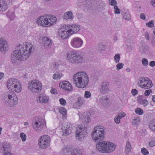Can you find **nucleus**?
I'll use <instances>...</instances> for the list:
<instances>
[{
    "label": "nucleus",
    "mask_w": 155,
    "mask_h": 155,
    "mask_svg": "<svg viewBox=\"0 0 155 155\" xmlns=\"http://www.w3.org/2000/svg\"><path fill=\"white\" fill-rule=\"evenodd\" d=\"M147 50V47L145 45H142L140 47V51L142 53H143L145 52Z\"/></svg>",
    "instance_id": "39"
},
{
    "label": "nucleus",
    "mask_w": 155,
    "mask_h": 155,
    "mask_svg": "<svg viewBox=\"0 0 155 155\" xmlns=\"http://www.w3.org/2000/svg\"><path fill=\"white\" fill-rule=\"evenodd\" d=\"M142 64L144 66H147L148 64V61L145 58H143L142 60Z\"/></svg>",
    "instance_id": "53"
},
{
    "label": "nucleus",
    "mask_w": 155,
    "mask_h": 155,
    "mask_svg": "<svg viewBox=\"0 0 155 155\" xmlns=\"http://www.w3.org/2000/svg\"><path fill=\"white\" fill-rule=\"evenodd\" d=\"M36 122H37L38 123H40L41 124H43L44 125L45 124V120L44 118L43 117H40L38 118V120Z\"/></svg>",
    "instance_id": "43"
},
{
    "label": "nucleus",
    "mask_w": 155,
    "mask_h": 155,
    "mask_svg": "<svg viewBox=\"0 0 155 155\" xmlns=\"http://www.w3.org/2000/svg\"><path fill=\"white\" fill-rule=\"evenodd\" d=\"M8 99L10 101V102H12L11 104H9L10 106H13L17 104L18 98L13 92H10L8 94Z\"/></svg>",
    "instance_id": "14"
},
{
    "label": "nucleus",
    "mask_w": 155,
    "mask_h": 155,
    "mask_svg": "<svg viewBox=\"0 0 155 155\" xmlns=\"http://www.w3.org/2000/svg\"><path fill=\"white\" fill-rule=\"evenodd\" d=\"M61 76V75L60 74H55L53 75V78L54 79H59Z\"/></svg>",
    "instance_id": "46"
},
{
    "label": "nucleus",
    "mask_w": 155,
    "mask_h": 155,
    "mask_svg": "<svg viewBox=\"0 0 155 155\" xmlns=\"http://www.w3.org/2000/svg\"><path fill=\"white\" fill-rule=\"evenodd\" d=\"M44 15L41 16L38 18L36 23L39 25L43 26V27L44 24Z\"/></svg>",
    "instance_id": "31"
},
{
    "label": "nucleus",
    "mask_w": 155,
    "mask_h": 155,
    "mask_svg": "<svg viewBox=\"0 0 155 155\" xmlns=\"http://www.w3.org/2000/svg\"><path fill=\"white\" fill-rule=\"evenodd\" d=\"M73 83L78 88L86 87L89 81L88 77L84 72H78L74 74L72 78Z\"/></svg>",
    "instance_id": "2"
},
{
    "label": "nucleus",
    "mask_w": 155,
    "mask_h": 155,
    "mask_svg": "<svg viewBox=\"0 0 155 155\" xmlns=\"http://www.w3.org/2000/svg\"><path fill=\"white\" fill-rule=\"evenodd\" d=\"M140 121V119L139 117H134L132 122V125L134 126L137 127L139 124Z\"/></svg>",
    "instance_id": "29"
},
{
    "label": "nucleus",
    "mask_w": 155,
    "mask_h": 155,
    "mask_svg": "<svg viewBox=\"0 0 155 155\" xmlns=\"http://www.w3.org/2000/svg\"><path fill=\"white\" fill-rule=\"evenodd\" d=\"M12 148L11 146L10 143H4L2 145V150H0V152L6 151L9 150Z\"/></svg>",
    "instance_id": "25"
},
{
    "label": "nucleus",
    "mask_w": 155,
    "mask_h": 155,
    "mask_svg": "<svg viewBox=\"0 0 155 155\" xmlns=\"http://www.w3.org/2000/svg\"><path fill=\"white\" fill-rule=\"evenodd\" d=\"M146 25L150 28H152L154 26L153 21L151 20L146 23Z\"/></svg>",
    "instance_id": "45"
},
{
    "label": "nucleus",
    "mask_w": 155,
    "mask_h": 155,
    "mask_svg": "<svg viewBox=\"0 0 155 155\" xmlns=\"http://www.w3.org/2000/svg\"><path fill=\"white\" fill-rule=\"evenodd\" d=\"M131 149V146L129 142L127 141L126 146L125 150L126 151L129 152L130 151Z\"/></svg>",
    "instance_id": "42"
},
{
    "label": "nucleus",
    "mask_w": 155,
    "mask_h": 155,
    "mask_svg": "<svg viewBox=\"0 0 155 155\" xmlns=\"http://www.w3.org/2000/svg\"><path fill=\"white\" fill-rule=\"evenodd\" d=\"M3 155H14L10 152L5 151V152Z\"/></svg>",
    "instance_id": "63"
},
{
    "label": "nucleus",
    "mask_w": 155,
    "mask_h": 155,
    "mask_svg": "<svg viewBox=\"0 0 155 155\" xmlns=\"http://www.w3.org/2000/svg\"><path fill=\"white\" fill-rule=\"evenodd\" d=\"M7 8V5L4 0H0V11L3 12Z\"/></svg>",
    "instance_id": "27"
},
{
    "label": "nucleus",
    "mask_w": 155,
    "mask_h": 155,
    "mask_svg": "<svg viewBox=\"0 0 155 155\" xmlns=\"http://www.w3.org/2000/svg\"><path fill=\"white\" fill-rule=\"evenodd\" d=\"M20 137L22 141H25L26 140V136L23 133H21L20 134Z\"/></svg>",
    "instance_id": "47"
},
{
    "label": "nucleus",
    "mask_w": 155,
    "mask_h": 155,
    "mask_svg": "<svg viewBox=\"0 0 155 155\" xmlns=\"http://www.w3.org/2000/svg\"><path fill=\"white\" fill-rule=\"evenodd\" d=\"M152 92L151 90H146L144 93V95L146 96H148Z\"/></svg>",
    "instance_id": "57"
},
{
    "label": "nucleus",
    "mask_w": 155,
    "mask_h": 155,
    "mask_svg": "<svg viewBox=\"0 0 155 155\" xmlns=\"http://www.w3.org/2000/svg\"><path fill=\"white\" fill-rule=\"evenodd\" d=\"M89 116V115L87 113H84L83 114L82 117H81L83 123L85 122L86 123H88L89 122L90 119Z\"/></svg>",
    "instance_id": "28"
},
{
    "label": "nucleus",
    "mask_w": 155,
    "mask_h": 155,
    "mask_svg": "<svg viewBox=\"0 0 155 155\" xmlns=\"http://www.w3.org/2000/svg\"><path fill=\"white\" fill-rule=\"evenodd\" d=\"M63 19L65 20H72L74 18L73 14L71 11H68L65 12L62 16Z\"/></svg>",
    "instance_id": "23"
},
{
    "label": "nucleus",
    "mask_w": 155,
    "mask_h": 155,
    "mask_svg": "<svg viewBox=\"0 0 155 155\" xmlns=\"http://www.w3.org/2000/svg\"><path fill=\"white\" fill-rule=\"evenodd\" d=\"M108 2L110 5L111 6H116L117 2L115 0H109Z\"/></svg>",
    "instance_id": "48"
},
{
    "label": "nucleus",
    "mask_w": 155,
    "mask_h": 155,
    "mask_svg": "<svg viewBox=\"0 0 155 155\" xmlns=\"http://www.w3.org/2000/svg\"><path fill=\"white\" fill-rule=\"evenodd\" d=\"M141 152L142 154L144 155H147L149 154V152L145 148L143 147L141 148Z\"/></svg>",
    "instance_id": "52"
},
{
    "label": "nucleus",
    "mask_w": 155,
    "mask_h": 155,
    "mask_svg": "<svg viewBox=\"0 0 155 155\" xmlns=\"http://www.w3.org/2000/svg\"><path fill=\"white\" fill-rule=\"evenodd\" d=\"M7 87L9 90L15 89L14 90L17 93L20 92L21 90V83L16 79L12 78L8 80L7 82Z\"/></svg>",
    "instance_id": "5"
},
{
    "label": "nucleus",
    "mask_w": 155,
    "mask_h": 155,
    "mask_svg": "<svg viewBox=\"0 0 155 155\" xmlns=\"http://www.w3.org/2000/svg\"><path fill=\"white\" fill-rule=\"evenodd\" d=\"M140 17L143 20H144L146 18V16L143 13H142L140 15Z\"/></svg>",
    "instance_id": "62"
},
{
    "label": "nucleus",
    "mask_w": 155,
    "mask_h": 155,
    "mask_svg": "<svg viewBox=\"0 0 155 155\" xmlns=\"http://www.w3.org/2000/svg\"><path fill=\"white\" fill-rule=\"evenodd\" d=\"M58 32L59 37L63 39L67 38L71 35L68 28L66 27V25L61 26Z\"/></svg>",
    "instance_id": "11"
},
{
    "label": "nucleus",
    "mask_w": 155,
    "mask_h": 155,
    "mask_svg": "<svg viewBox=\"0 0 155 155\" xmlns=\"http://www.w3.org/2000/svg\"><path fill=\"white\" fill-rule=\"evenodd\" d=\"M99 101L101 103H107L109 102V99L107 96H103L100 97L99 99Z\"/></svg>",
    "instance_id": "36"
},
{
    "label": "nucleus",
    "mask_w": 155,
    "mask_h": 155,
    "mask_svg": "<svg viewBox=\"0 0 155 155\" xmlns=\"http://www.w3.org/2000/svg\"><path fill=\"white\" fill-rule=\"evenodd\" d=\"M91 93L90 92L86 91L84 93V97L86 98H89L91 96Z\"/></svg>",
    "instance_id": "54"
},
{
    "label": "nucleus",
    "mask_w": 155,
    "mask_h": 155,
    "mask_svg": "<svg viewBox=\"0 0 155 155\" xmlns=\"http://www.w3.org/2000/svg\"><path fill=\"white\" fill-rule=\"evenodd\" d=\"M59 87L65 91H71L72 87L71 84L68 82L64 81L59 84Z\"/></svg>",
    "instance_id": "15"
},
{
    "label": "nucleus",
    "mask_w": 155,
    "mask_h": 155,
    "mask_svg": "<svg viewBox=\"0 0 155 155\" xmlns=\"http://www.w3.org/2000/svg\"><path fill=\"white\" fill-rule=\"evenodd\" d=\"M122 14L123 15V18L125 19L128 21L131 20V16L129 12H122Z\"/></svg>",
    "instance_id": "30"
},
{
    "label": "nucleus",
    "mask_w": 155,
    "mask_h": 155,
    "mask_svg": "<svg viewBox=\"0 0 155 155\" xmlns=\"http://www.w3.org/2000/svg\"><path fill=\"white\" fill-rule=\"evenodd\" d=\"M28 86L29 90L33 93H38L41 89V84L38 80H34L30 81Z\"/></svg>",
    "instance_id": "6"
},
{
    "label": "nucleus",
    "mask_w": 155,
    "mask_h": 155,
    "mask_svg": "<svg viewBox=\"0 0 155 155\" xmlns=\"http://www.w3.org/2000/svg\"><path fill=\"white\" fill-rule=\"evenodd\" d=\"M106 153H110L112 152L116 148V145L114 144L109 141H106Z\"/></svg>",
    "instance_id": "17"
},
{
    "label": "nucleus",
    "mask_w": 155,
    "mask_h": 155,
    "mask_svg": "<svg viewBox=\"0 0 155 155\" xmlns=\"http://www.w3.org/2000/svg\"><path fill=\"white\" fill-rule=\"evenodd\" d=\"M87 126L84 127L83 124L79 125L77 128L76 131V137L77 139H79L80 140H84V137L87 135Z\"/></svg>",
    "instance_id": "7"
},
{
    "label": "nucleus",
    "mask_w": 155,
    "mask_h": 155,
    "mask_svg": "<svg viewBox=\"0 0 155 155\" xmlns=\"http://www.w3.org/2000/svg\"><path fill=\"white\" fill-rule=\"evenodd\" d=\"M37 102L38 103H47L49 101V97L45 95L40 94L37 98Z\"/></svg>",
    "instance_id": "20"
},
{
    "label": "nucleus",
    "mask_w": 155,
    "mask_h": 155,
    "mask_svg": "<svg viewBox=\"0 0 155 155\" xmlns=\"http://www.w3.org/2000/svg\"><path fill=\"white\" fill-rule=\"evenodd\" d=\"M66 59L68 61L73 64H79L84 60V56L75 51H69L67 54Z\"/></svg>",
    "instance_id": "3"
},
{
    "label": "nucleus",
    "mask_w": 155,
    "mask_h": 155,
    "mask_svg": "<svg viewBox=\"0 0 155 155\" xmlns=\"http://www.w3.org/2000/svg\"><path fill=\"white\" fill-rule=\"evenodd\" d=\"M82 153L81 151L77 149H73L71 152V155H81Z\"/></svg>",
    "instance_id": "34"
},
{
    "label": "nucleus",
    "mask_w": 155,
    "mask_h": 155,
    "mask_svg": "<svg viewBox=\"0 0 155 155\" xmlns=\"http://www.w3.org/2000/svg\"><path fill=\"white\" fill-rule=\"evenodd\" d=\"M43 27H47L52 26L56 24L57 19L53 15H44Z\"/></svg>",
    "instance_id": "9"
},
{
    "label": "nucleus",
    "mask_w": 155,
    "mask_h": 155,
    "mask_svg": "<svg viewBox=\"0 0 155 155\" xmlns=\"http://www.w3.org/2000/svg\"><path fill=\"white\" fill-rule=\"evenodd\" d=\"M124 66V64L123 63H119L116 65V70L117 71H119L120 69H122Z\"/></svg>",
    "instance_id": "41"
},
{
    "label": "nucleus",
    "mask_w": 155,
    "mask_h": 155,
    "mask_svg": "<svg viewBox=\"0 0 155 155\" xmlns=\"http://www.w3.org/2000/svg\"><path fill=\"white\" fill-rule=\"evenodd\" d=\"M106 141H103L99 142L96 145V148L100 152L106 153Z\"/></svg>",
    "instance_id": "16"
},
{
    "label": "nucleus",
    "mask_w": 155,
    "mask_h": 155,
    "mask_svg": "<svg viewBox=\"0 0 155 155\" xmlns=\"http://www.w3.org/2000/svg\"><path fill=\"white\" fill-rule=\"evenodd\" d=\"M83 42L82 39L79 37H75L72 39L71 43V46L75 48H78L81 47Z\"/></svg>",
    "instance_id": "12"
},
{
    "label": "nucleus",
    "mask_w": 155,
    "mask_h": 155,
    "mask_svg": "<svg viewBox=\"0 0 155 155\" xmlns=\"http://www.w3.org/2000/svg\"><path fill=\"white\" fill-rule=\"evenodd\" d=\"M70 151V149L67 147H64L62 150V153L64 154L69 152Z\"/></svg>",
    "instance_id": "44"
},
{
    "label": "nucleus",
    "mask_w": 155,
    "mask_h": 155,
    "mask_svg": "<svg viewBox=\"0 0 155 155\" xmlns=\"http://www.w3.org/2000/svg\"><path fill=\"white\" fill-rule=\"evenodd\" d=\"M44 125L43 124L40 123H38L37 122H35L33 124V127L35 131L38 132L42 130Z\"/></svg>",
    "instance_id": "22"
},
{
    "label": "nucleus",
    "mask_w": 155,
    "mask_h": 155,
    "mask_svg": "<svg viewBox=\"0 0 155 155\" xmlns=\"http://www.w3.org/2000/svg\"><path fill=\"white\" fill-rule=\"evenodd\" d=\"M149 127L152 131L155 132V119L150 122Z\"/></svg>",
    "instance_id": "33"
},
{
    "label": "nucleus",
    "mask_w": 155,
    "mask_h": 155,
    "mask_svg": "<svg viewBox=\"0 0 155 155\" xmlns=\"http://www.w3.org/2000/svg\"><path fill=\"white\" fill-rule=\"evenodd\" d=\"M120 56L119 54H116L114 57V60L115 63H118L120 59Z\"/></svg>",
    "instance_id": "40"
},
{
    "label": "nucleus",
    "mask_w": 155,
    "mask_h": 155,
    "mask_svg": "<svg viewBox=\"0 0 155 155\" xmlns=\"http://www.w3.org/2000/svg\"><path fill=\"white\" fill-rule=\"evenodd\" d=\"M104 128L102 126L95 127L91 133L92 139L96 142H99L103 139L105 134Z\"/></svg>",
    "instance_id": "4"
},
{
    "label": "nucleus",
    "mask_w": 155,
    "mask_h": 155,
    "mask_svg": "<svg viewBox=\"0 0 155 155\" xmlns=\"http://www.w3.org/2000/svg\"><path fill=\"white\" fill-rule=\"evenodd\" d=\"M114 12L115 14H119L120 13V10L119 8L117 5L114 6Z\"/></svg>",
    "instance_id": "49"
},
{
    "label": "nucleus",
    "mask_w": 155,
    "mask_h": 155,
    "mask_svg": "<svg viewBox=\"0 0 155 155\" xmlns=\"http://www.w3.org/2000/svg\"><path fill=\"white\" fill-rule=\"evenodd\" d=\"M138 84L141 87L145 89L150 88L152 86L151 80L147 78H140Z\"/></svg>",
    "instance_id": "10"
},
{
    "label": "nucleus",
    "mask_w": 155,
    "mask_h": 155,
    "mask_svg": "<svg viewBox=\"0 0 155 155\" xmlns=\"http://www.w3.org/2000/svg\"><path fill=\"white\" fill-rule=\"evenodd\" d=\"M50 138L48 135L41 136L38 140V145L42 149H45L49 146Z\"/></svg>",
    "instance_id": "8"
},
{
    "label": "nucleus",
    "mask_w": 155,
    "mask_h": 155,
    "mask_svg": "<svg viewBox=\"0 0 155 155\" xmlns=\"http://www.w3.org/2000/svg\"><path fill=\"white\" fill-rule=\"evenodd\" d=\"M97 48L99 50L101 51L105 50V45L102 44L99 45L97 47Z\"/></svg>",
    "instance_id": "50"
},
{
    "label": "nucleus",
    "mask_w": 155,
    "mask_h": 155,
    "mask_svg": "<svg viewBox=\"0 0 155 155\" xmlns=\"http://www.w3.org/2000/svg\"><path fill=\"white\" fill-rule=\"evenodd\" d=\"M142 97L141 96H138L137 97V101L140 104L145 107L147 105L148 102L146 99H143Z\"/></svg>",
    "instance_id": "24"
},
{
    "label": "nucleus",
    "mask_w": 155,
    "mask_h": 155,
    "mask_svg": "<svg viewBox=\"0 0 155 155\" xmlns=\"http://www.w3.org/2000/svg\"><path fill=\"white\" fill-rule=\"evenodd\" d=\"M135 113L140 115H142L143 114V111L141 108L138 107L135 110Z\"/></svg>",
    "instance_id": "38"
},
{
    "label": "nucleus",
    "mask_w": 155,
    "mask_h": 155,
    "mask_svg": "<svg viewBox=\"0 0 155 155\" xmlns=\"http://www.w3.org/2000/svg\"><path fill=\"white\" fill-rule=\"evenodd\" d=\"M67 27L68 28L70 34L71 35L73 34L76 33L80 29V26L78 25L75 24L70 25Z\"/></svg>",
    "instance_id": "21"
},
{
    "label": "nucleus",
    "mask_w": 155,
    "mask_h": 155,
    "mask_svg": "<svg viewBox=\"0 0 155 155\" xmlns=\"http://www.w3.org/2000/svg\"><path fill=\"white\" fill-rule=\"evenodd\" d=\"M114 120L116 124H119L120 121V119L119 118H118L117 116L114 118Z\"/></svg>",
    "instance_id": "59"
},
{
    "label": "nucleus",
    "mask_w": 155,
    "mask_h": 155,
    "mask_svg": "<svg viewBox=\"0 0 155 155\" xmlns=\"http://www.w3.org/2000/svg\"><path fill=\"white\" fill-rule=\"evenodd\" d=\"M59 102L60 104L62 106H64L66 104V101L63 98H60L59 100Z\"/></svg>",
    "instance_id": "55"
},
{
    "label": "nucleus",
    "mask_w": 155,
    "mask_h": 155,
    "mask_svg": "<svg viewBox=\"0 0 155 155\" xmlns=\"http://www.w3.org/2000/svg\"><path fill=\"white\" fill-rule=\"evenodd\" d=\"M72 129V126L71 123H67L66 127L63 128V135L66 136L71 133Z\"/></svg>",
    "instance_id": "18"
},
{
    "label": "nucleus",
    "mask_w": 155,
    "mask_h": 155,
    "mask_svg": "<svg viewBox=\"0 0 155 155\" xmlns=\"http://www.w3.org/2000/svg\"><path fill=\"white\" fill-rule=\"evenodd\" d=\"M16 49L12 53L10 58L12 63L16 65L28 59L34 49L33 45L28 42L19 45Z\"/></svg>",
    "instance_id": "1"
},
{
    "label": "nucleus",
    "mask_w": 155,
    "mask_h": 155,
    "mask_svg": "<svg viewBox=\"0 0 155 155\" xmlns=\"http://www.w3.org/2000/svg\"><path fill=\"white\" fill-rule=\"evenodd\" d=\"M99 90L102 94L107 93L110 90L109 84L106 82L101 83L99 85Z\"/></svg>",
    "instance_id": "13"
},
{
    "label": "nucleus",
    "mask_w": 155,
    "mask_h": 155,
    "mask_svg": "<svg viewBox=\"0 0 155 155\" xmlns=\"http://www.w3.org/2000/svg\"><path fill=\"white\" fill-rule=\"evenodd\" d=\"M84 101L83 98L81 97H79L78 98V101L76 103V104H77L79 106H81L83 104Z\"/></svg>",
    "instance_id": "37"
},
{
    "label": "nucleus",
    "mask_w": 155,
    "mask_h": 155,
    "mask_svg": "<svg viewBox=\"0 0 155 155\" xmlns=\"http://www.w3.org/2000/svg\"><path fill=\"white\" fill-rule=\"evenodd\" d=\"M151 44L153 46H155V38H154L152 40Z\"/></svg>",
    "instance_id": "64"
},
{
    "label": "nucleus",
    "mask_w": 155,
    "mask_h": 155,
    "mask_svg": "<svg viewBox=\"0 0 155 155\" xmlns=\"http://www.w3.org/2000/svg\"><path fill=\"white\" fill-rule=\"evenodd\" d=\"M42 41L45 46H50L51 45V41L48 37H43Z\"/></svg>",
    "instance_id": "26"
},
{
    "label": "nucleus",
    "mask_w": 155,
    "mask_h": 155,
    "mask_svg": "<svg viewBox=\"0 0 155 155\" xmlns=\"http://www.w3.org/2000/svg\"><path fill=\"white\" fill-rule=\"evenodd\" d=\"M8 48V44L5 40L0 39V52H4Z\"/></svg>",
    "instance_id": "19"
},
{
    "label": "nucleus",
    "mask_w": 155,
    "mask_h": 155,
    "mask_svg": "<svg viewBox=\"0 0 155 155\" xmlns=\"http://www.w3.org/2000/svg\"><path fill=\"white\" fill-rule=\"evenodd\" d=\"M149 145L150 147H153L155 146V140L152 141L149 143Z\"/></svg>",
    "instance_id": "56"
},
{
    "label": "nucleus",
    "mask_w": 155,
    "mask_h": 155,
    "mask_svg": "<svg viewBox=\"0 0 155 155\" xmlns=\"http://www.w3.org/2000/svg\"><path fill=\"white\" fill-rule=\"evenodd\" d=\"M58 110L59 112L62 115L63 117L65 118L67 116L66 109L63 107H61Z\"/></svg>",
    "instance_id": "32"
},
{
    "label": "nucleus",
    "mask_w": 155,
    "mask_h": 155,
    "mask_svg": "<svg viewBox=\"0 0 155 155\" xmlns=\"http://www.w3.org/2000/svg\"><path fill=\"white\" fill-rule=\"evenodd\" d=\"M126 116V114L124 112H121L119 113L117 115V116L118 118H119L120 119L123 117H124Z\"/></svg>",
    "instance_id": "51"
},
{
    "label": "nucleus",
    "mask_w": 155,
    "mask_h": 155,
    "mask_svg": "<svg viewBox=\"0 0 155 155\" xmlns=\"http://www.w3.org/2000/svg\"><path fill=\"white\" fill-rule=\"evenodd\" d=\"M145 36L146 40H149L150 39V37L148 33L146 32L145 33Z\"/></svg>",
    "instance_id": "60"
},
{
    "label": "nucleus",
    "mask_w": 155,
    "mask_h": 155,
    "mask_svg": "<svg viewBox=\"0 0 155 155\" xmlns=\"http://www.w3.org/2000/svg\"><path fill=\"white\" fill-rule=\"evenodd\" d=\"M131 93L133 95H135L137 94L138 91L136 89H134L131 91Z\"/></svg>",
    "instance_id": "58"
},
{
    "label": "nucleus",
    "mask_w": 155,
    "mask_h": 155,
    "mask_svg": "<svg viewBox=\"0 0 155 155\" xmlns=\"http://www.w3.org/2000/svg\"><path fill=\"white\" fill-rule=\"evenodd\" d=\"M149 65L151 67L155 66V61H150L149 63Z\"/></svg>",
    "instance_id": "61"
},
{
    "label": "nucleus",
    "mask_w": 155,
    "mask_h": 155,
    "mask_svg": "<svg viewBox=\"0 0 155 155\" xmlns=\"http://www.w3.org/2000/svg\"><path fill=\"white\" fill-rule=\"evenodd\" d=\"M6 15L7 17L9 18L11 20H12L15 18V14L13 12H8L6 13Z\"/></svg>",
    "instance_id": "35"
}]
</instances>
